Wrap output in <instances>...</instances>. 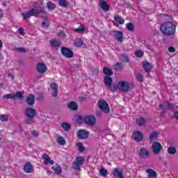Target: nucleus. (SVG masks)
<instances>
[{
  "mask_svg": "<svg viewBox=\"0 0 178 178\" xmlns=\"http://www.w3.org/2000/svg\"><path fill=\"white\" fill-rule=\"evenodd\" d=\"M176 24L172 22H165L160 25V31L163 35H175L176 33Z\"/></svg>",
  "mask_w": 178,
  "mask_h": 178,
  "instance_id": "f257e3e1",
  "label": "nucleus"
},
{
  "mask_svg": "<svg viewBox=\"0 0 178 178\" xmlns=\"http://www.w3.org/2000/svg\"><path fill=\"white\" fill-rule=\"evenodd\" d=\"M40 13H42V15H47V12L43 7H41L40 10L32 8L29 11L22 13V16H23L24 20H26L27 19H29V17H31V16L37 17V15H40Z\"/></svg>",
  "mask_w": 178,
  "mask_h": 178,
  "instance_id": "f03ea898",
  "label": "nucleus"
},
{
  "mask_svg": "<svg viewBox=\"0 0 178 178\" xmlns=\"http://www.w3.org/2000/svg\"><path fill=\"white\" fill-rule=\"evenodd\" d=\"M97 105L102 112L104 113H109L111 109L109 108L108 102H106L105 99L99 100Z\"/></svg>",
  "mask_w": 178,
  "mask_h": 178,
  "instance_id": "7ed1b4c3",
  "label": "nucleus"
},
{
  "mask_svg": "<svg viewBox=\"0 0 178 178\" xmlns=\"http://www.w3.org/2000/svg\"><path fill=\"white\" fill-rule=\"evenodd\" d=\"M117 87L120 91H122V92H127V91H129V88H130V87H133V85H129L128 82L122 81L118 82Z\"/></svg>",
  "mask_w": 178,
  "mask_h": 178,
  "instance_id": "20e7f679",
  "label": "nucleus"
},
{
  "mask_svg": "<svg viewBox=\"0 0 178 178\" xmlns=\"http://www.w3.org/2000/svg\"><path fill=\"white\" fill-rule=\"evenodd\" d=\"M84 163V157L79 156L76 158L75 162L72 165L73 169L74 170H79L81 165Z\"/></svg>",
  "mask_w": 178,
  "mask_h": 178,
  "instance_id": "39448f33",
  "label": "nucleus"
},
{
  "mask_svg": "<svg viewBox=\"0 0 178 178\" xmlns=\"http://www.w3.org/2000/svg\"><path fill=\"white\" fill-rule=\"evenodd\" d=\"M104 84L108 90H111L113 92L116 90V88H112V83H113V79H112V77L111 76H104Z\"/></svg>",
  "mask_w": 178,
  "mask_h": 178,
  "instance_id": "423d86ee",
  "label": "nucleus"
},
{
  "mask_svg": "<svg viewBox=\"0 0 178 178\" xmlns=\"http://www.w3.org/2000/svg\"><path fill=\"white\" fill-rule=\"evenodd\" d=\"M61 54L63 56H65V58H73V51L70 50L67 47H61Z\"/></svg>",
  "mask_w": 178,
  "mask_h": 178,
  "instance_id": "0eeeda50",
  "label": "nucleus"
},
{
  "mask_svg": "<svg viewBox=\"0 0 178 178\" xmlns=\"http://www.w3.org/2000/svg\"><path fill=\"white\" fill-rule=\"evenodd\" d=\"M152 148L154 154L158 155L161 154V149H162V145H161L159 142H154L152 143Z\"/></svg>",
  "mask_w": 178,
  "mask_h": 178,
  "instance_id": "6e6552de",
  "label": "nucleus"
},
{
  "mask_svg": "<svg viewBox=\"0 0 178 178\" xmlns=\"http://www.w3.org/2000/svg\"><path fill=\"white\" fill-rule=\"evenodd\" d=\"M76 122L79 124H81V123H86V124H90V115L86 116H81L78 115L76 117Z\"/></svg>",
  "mask_w": 178,
  "mask_h": 178,
  "instance_id": "1a4fd4ad",
  "label": "nucleus"
},
{
  "mask_svg": "<svg viewBox=\"0 0 178 178\" xmlns=\"http://www.w3.org/2000/svg\"><path fill=\"white\" fill-rule=\"evenodd\" d=\"M132 138H134L135 141L140 143V141H143V139L144 138V134H143L141 131H134L132 134Z\"/></svg>",
  "mask_w": 178,
  "mask_h": 178,
  "instance_id": "9d476101",
  "label": "nucleus"
},
{
  "mask_svg": "<svg viewBox=\"0 0 178 178\" xmlns=\"http://www.w3.org/2000/svg\"><path fill=\"white\" fill-rule=\"evenodd\" d=\"M140 158L145 159L147 158H149V151L145 147H142L138 153Z\"/></svg>",
  "mask_w": 178,
  "mask_h": 178,
  "instance_id": "9b49d317",
  "label": "nucleus"
},
{
  "mask_svg": "<svg viewBox=\"0 0 178 178\" xmlns=\"http://www.w3.org/2000/svg\"><path fill=\"white\" fill-rule=\"evenodd\" d=\"M113 37H114L118 42H123V32L120 31H114Z\"/></svg>",
  "mask_w": 178,
  "mask_h": 178,
  "instance_id": "f8f14e48",
  "label": "nucleus"
},
{
  "mask_svg": "<svg viewBox=\"0 0 178 178\" xmlns=\"http://www.w3.org/2000/svg\"><path fill=\"white\" fill-rule=\"evenodd\" d=\"M25 115L27 116V118H35V115H37V111L31 108H26Z\"/></svg>",
  "mask_w": 178,
  "mask_h": 178,
  "instance_id": "ddd939ff",
  "label": "nucleus"
},
{
  "mask_svg": "<svg viewBox=\"0 0 178 178\" xmlns=\"http://www.w3.org/2000/svg\"><path fill=\"white\" fill-rule=\"evenodd\" d=\"M36 70H38V73L42 74L47 72V65L42 63H40L37 65Z\"/></svg>",
  "mask_w": 178,
  "mask_h": 178,
  "instance_id": "4468645a",
  "label": "nucleus"
},
{
  "mask_svg": "<svg viewBox=\"0 0 178 178\" xmlns=\"http://www.w3.org/2000/svg\"><path fill=\"white\" fill-rule=\"evenodd\" d=\"M99 6L104 12H108L109 9H111V6L108 5V3L105 1L104 0H101L99 1Z\"/></svg>",
  "mask_w": 178,
  "mask_h": 178,
  "instance_id": "2eb2a0df",
  "label": "nucleus"
},
{
  "mask_svg": "<svg viewBox=\"0 0 178 178\" xmlns=\"http://www.w3.org/2000/svg\"><path fill=\"white\" fill-rule=\"evenodd\" d=\"M88 132H87L86 130L84 129H80L79 131H77L76 133V136L79 138H88Z\"/></svg>",
  "mask_w": 178,
  "mask_h": 178,
  "instance_id": "dca6fc26",
  "label": "nucleus"
},
{
  "mask_svg": "<svg viewBox=\"0 0 178 178\" xmlns=\"http://www.w3.org/2000/svg\"><path fill=\"white\" fill-rule=\"evenodd\" d=\"M33 170H34V167L31 163L28 162L24 165V171L26 173H33Z\"/></svg>",
  "mask_w": 178,
  "mask_h": 178,
  "instance_id": "f3484780",
  "label": "nucleus"
},
{
  "mask_svg": "<svg viewBox=\"0 0 178 178\" xmlns=\"http://www.w3.org/2000/svg\"><path fill=\"white\" fill-rule=\"evenodd\" d=\"M146 173H147L148 178H156L158 177V174L155 172V170L149 168L146 170Z\"/></svg>",
  "mask_w": 178,
  "mask_h": 178,
  "instance_id": "a211bd4d",
  "label": "nucleus"
},
{
  "mask_svg": "<svg viewBox=\"0 0 178 178\" xmlns=\"http://www.w3.org/2000/svg\"><path fill=\"white\" fill-rule=\"evenodd\" d=\"M112 173L115 177L123 178V170H120L119 168H115Z\"/></svg>",
  "mask_w": 178,
  "mask_h": 178,
  "instance_id": "6ab92c4d",
  "label": "nucleus"
},
{
  "mask_svg": "<svg viewBox=\"0 0 178 178\" xmlns=\"http://www.w3.org/2000/svg\"><path fill=\"white\" fill-rule=\"evenodd\" d=\"M26 102L28 105L31 106L33 104L35 103V96L33 94H30L26 98Z\"/></svg>",
  "mask_w": 178,
  "mask_h": 178,
  "instance_id": "aec40b11",
  "label": "nucleus"
},
{
  "mask_svg": "<svg viewBox=\"0 0 178 178\" xmlns=\"http://www.w3.org/2000/svg\"><path fill=\"white\" fill-rule=\"evenodd\" d=\"M50 87L52 90V97H58V84L52 83Z\"/></svg>",
  "mask_w": 178,
  "mask_h": 178,
  "instance_id": "412c9836",
  "label": "nucleus"
},
{
  "mask_svg": "<svg viewBox=\"0 0 178 178\" xmlns=\"http://www.w3.org/2000/svg\"><path fill=\"white\" fill-rule=\"evenodd\" d=\"M43 159L44 160V165H49V163L50 165H54L55 163V162L54 161L51 160V158L47 154H43Z\"/></svg>",
  "mask_w": 178,
  "mask_h": 178,
  "instance_id": "4be33fe9",
  "label": "nucleus"
},
{
  "mask_svg": "<svg viewBox=\"0 0 178 178\" xmlns=\"http://www.w3.org/2000/svg\"><path fill=\"white\" fill-rule=\"evenodd\" d=\"M136 124H138L139 127H143V126L147 124V120L144 118H136Z\"/></svg>",
  "mask_w": 178,
  "mask_h": 178,
  "instance_id": "5701e85b",
  "label": "nucleus"
},
{
  "mask_svg": "<svg viewBox=\"0 0 178 178\" xmlns=\"http://www.w3.org/2000/svg\"><path fill=\"white\" fill-rule=\"evenodd\" d=\"M143 69L146 73H150L151 69H152V65H151V63L145 61L143 63Z\"/></svg>",
  "mask_w": 178,
  "mask_h": 178,
  "instance_id": "b1692460",
  "label": "nucleus"
},
{
  "mask_svg": "<svg viewBox=\"0 0 178 178\" xmlns=\"http://www.w3.org/2000/svg\"><path fill=\"white\" fill-rule=\"evenodd\" d=\"M103 73H104V74H106L107 76H113V70L106 66L104 67Z\"/></svg>",
  "mask_w": 178,
  "mask_h": 178,
  "instance_id": "393cba45",
  "label": "nucleus"
},
{
  "mask_svg": "<svg viewBox=\"0 0 178 178\" xmlns=\"http://www.w3.org/2000/svg\"><path fill=\"white\" fill-rule=\"evenodd\" d=\"M67 106L71 111H77V109L79 108L77 103L74 102H70V103H68Z\"/></svg>",
  "mask_w": 178,
  "mask_h": 178,
  "instance_id": "a878e982",
  "label": "nucleus"
},
{
  "mask_svg": "<svg viewBox=\"0 0 178 178\" xmlns=\"http://www.w3.org/2000/svg\"><path fill=\"white\" fill-rule=\"evenodd\" d=\"M51 170L54 171L56 175H60L62 173V167L60 165H54Z\"/></svg>",
  "mask_w": 178,
  "mask_h": 178,
  "instance_id": "bb28decb",
  "label": "nucleus"
},
{
  "mask_svg": "<svg viewBox=\"0 0 178 178\" xmlns=\"http://www.w3.org/2000/svg\"><path fill=\"white\" fill-rule=\"evenodd\" d=\"M50 45H51V47L56 48L58 47H60V42H59L57 40L54 39V40H51Z\"/></svg>",
  "mask_w": 178,
  "mask_h": 178,
  "instance_id": "cd10ccee",
  "label": "nucleus"
},
{
  "mask_svg": "<svg viewBox=\"0 0 178 178\" xmlns=\"http://www.w3.org/2000/svg\"><path fill=\"white\" fill-rule=\"evenodd\" d=\"M115 22H116L119 24H124V19H123V17L118 15V16L115 17Z\"/></svg>",
  "mask_w": 178,
  "mask_h": 178,
  "instance_id": "c85d7f7f",
  "label": "nucleus"
},
{
  "mask_svg": "<svg viewBox=\"0 0 178 178\" xmlns=\"http://www.w3.org/2000/svg\"><path fill=\"white\" fill-rule=\"evenodd\" d=\"M56 141L59 144V145H65V144H66V140L62 136H59L58 138H57Z\"/></svg>",
  "mask_w": 178,
  "mask_h": 178,
  "instance_id": "c756f323",
  "label": "nucleus"
},
{
  "mask_svg": "<svg viewBox=\"0 0 178 178\" xmlns=\"http://www.w3.org/2000/svg\"><path fill=\"white\" fill-rule=\"evenodd\" d=\"M61 127L63 129V130H65V131H69V130H70V129H72V127H70V124L66 123V122H63L61 124Z\"/></svg>",
  "mask_w": 178,
  "mask_h": 178,
  "instance_id": "7c9ffc66",
  "label": "nucleus"
},
{
  "mask_svg": "<svg viewBox=\"0 0 178 178\" xmlns=\"http://www.w3.org/2000/svg\"><path fill=\"white\" fill-rule=\"evenodd\" d=\"M97 124V119L94 115H90V126H95Z\"/></svg>",
  "mask_w": 178,
  "mask_h": 178,
  "instance_id": "2f4dec72",
  "label": "nucleus"
},
{
  "mask_svg": "<svg viewBox=\"0 0 178 178\" xmlns=\"http://www.w3.org/2000/svg\"><path fill=\"white\" fill-rule=\"evenodd\" d=\"M74 31H75V33H84L86 28L83 25H80L78 28L74 29Z\"/></svg>",
  "mask_w": 178,
  "mask_h": 178,
  "instance_id": "473e14b6",
  "label": "nucleus"
},
{
  "mask_svg": "<svg viewBox=\"0 0 178 178\" xmlns=\"http://www.w3.org/2000/svg\"><path fill=\"white\" fill-rule=\"evenodd\" d=\"M74 47H79L83 46V40L81 39H76L74 42Z\"/></svg>",
  "mask_w": 178,
  "mask_h": 178,
  "instance_id": "72a5a7b5",
  "label": "nucleus"
},
{
  "mask_svg": "<svg viewBox=\"0 0 178 178\" xmlns=\"http://www.w3.org/2000/svg\"><path fill=\"white\" fill-rule=\"evenodd\" d=\"M149 138V140H150V143H152V140H155V138H158V132L153 131L152 134H150Z\"/></svg>",
  "mask_w": 178,
  "mask_h": 178,
  "instance_id": "f704fd0d",
  "label": "nucleus"
},
{
  "mask_svg": "<svg viewBox=\"0 0 178 178\" xmlns=\"http://www.w3.org/2000/svg\"><path fill=\"white\" fill-rule=\"evenodd\" d=\"M168 152L170 154V155H173L177 152V149H176V147H169L168 149Z\"/></svg>",
  "mask_w": 178,
  "mask_h": 178,
  "instance_id": "c9c22d12",
  "label": "nucleus"
},
{
  "mask_svg": "<svg viewBox=\"0 0 178 178\" xmlns=\"http://www.w3.org/2000/svg\"><path fill=\"white\" fill-rule=\"evenodd\" d=\"M126 26H127V30L129 31H131V33H133L135 30L134 24H133V23H128V24H127Z\"/></svg>",
  "mask_w": 178,
  "mask_h": 178,
  "instance_id": "e433bc0d",
  "label": "nucleus"
},
{
  "mask_svg": "<svg viewBox=\"0 0 178 178\" xmlns=\"http://www.w3.org/2000/svg\"><path fill=\"white\" fill-rule=\"evenodd\" d=\"M76 147L78 148V151H79L80 152H84V146H83V143L81 142H78L76 143Z\"/></svg>",
  "mask_w": 178,
  "mask_h": 178,
  "instance_id": "4c0bfd02",
  "label": "nucleus"
},
{
  "mask_svg": "<svg viewBox=\"0 0 178 178\" xmlns=\"http://www.w3.org/2000/svg\"><path fill=\"white\" fill-rule=\"evenodd\" d=\"M135 55L137 58H143L144 56V51L138 49L135 51Z\"/></svg>",
  "mask_w": 178,
  "mask_h": 178,
  "instance_id": "58836bf2",
  "label": "nucleus"
},
{
  "mask_svg": "<svg viewBox=\"0 0 178 178\" xmlns=\"http://www.w3.org/2000/svg\"><path fill=\"white\" fill-rule=\"evenodd\" d=\"M22 99L23 98V92H17L16 93H14V99Z\"/></svg>",
  "mask_w": 178,
  "mask_h": 178,
  "instance_id": "ea45409f",
  "label": "nucleus"
},
{
  "mask_svg": "<svg viewBox=\"0 0 178 178\" xmlns=\"http://www.w3.org/2000/svg\"><path fill=\"white\" fill-rule=\"evenodd\" d=\"M56 8V6L52 2L49 1L47 3V9H49V10H54V9H55Z\"/></svg>",
  "mask_w": 178,
  "mask_h": 178,
  "instance_id": "a19ab883",
  "label": "nucleus"
},
{
  "mask_svg": "<svg viewBox=\"0 0 178 178\" xmlns=\"http://www.w3.org/2000/svg\"><path fill=\"white\" fill-rule=\"evenodd\" d=\"M3 98L5 99H15L14 93L12 94H6L3 96Z\"/></svg>",
  "mask_w": 178,
  "mask_h": 178,
  "instance_id": "79ce46f5",
  "label": "nucleus"
},
{
  "mask_svg": "<svg viewBox=\"0 0 178 178\" xmlns=\"http://www.w3.org/2000/svg\"><path fill=\"white\" fill-rule=\"evenodd\" d=\"M58 5L63 8H66L67 6V1L66 0H59Z\"/></svg>",
  "mask_w": 178,
  "mask_h": 178,
  "instance_id": "37998d69",
  "label": "nucleus"
},
{
  "mask_svg": "<svg viewBox=\"0 0 178 178\" xmlns=\"http://www.w3.org/2000/svg\"><path fill=\"white\" fill-rule=\"evenodd\" d=\"M99 172L100 175L103 176V177H106V176H108V170H106L105 168H102Z\"/></svg>",
  "mask_w": 178,
  "mask_h": 178,
  "instance_id": "c03bdc74",
  "label": "nucleus"
},
{
  "mask_svg": "<svg viewBox=\"0 0 178 178\" xmlns=\"http://www.w3.org/2000/svg\"><path fill=\"white\" fill-rule=\"evenodd\" d=\"M120 59L122 62H125V63H127V62H129V57L126 54H122L121 56Z\"/></svg>",
  "mask_w": 178,
  "mask_h": 178,
  "instance_id": "a18cd8bd",
  "label": "nucleus"
},
{
  "mask_svg": "<svg viewBox=\"0 0 178 178\" xmlns=\"http://www.w3.org/2000/svg\"><path fill=\"white\" fill-rule=\"evenodd\" d=\"M35 120L33 119V118H28L25 120L26 124H33L34 123Z\"/></svg>",
  "mask_w": 178,
  "mask_h": 178,
  "instance_id": "49530a36",
  "label": "nucleus"
},
{
  "mask_svg": "<svg viewBox=\"0 0 178 178\" xmlns=\"http://www.w3.org/2000/svg\"><path fill=\"white\" fill-rule=\"evenodd\" d=\"M91 72L92 76H98V74H99V70H98V68H92Z\"/></svg>",
  "mask_w": 178,
  "mask_h": 178,
  "instance_id": "de8ad7c7",
  "label": "nucleus"
},
{
  "mask_svg": "<svg viewBox=\"0 0 178 178\" xmlns=\"http://www.w3.org/2000/svg\"><path fill=\"white\" fill-rule=\"evenodd\" d=\"M136 79L138 80V81H140V83H142V81H144V76L141 74H138L136 75Z\"/></svg>",
  "mask_w": 178,
  "mask_h": 178,
  "instance_id": "09e8293b",
  "label": "nucleus"
},
{
  "mask_svg": "<svg viewBox=\"0 0 178 178\" xmlns=\"http://www.w3.org/2000/svg\"><path fill=\"white\" fill-rule=\"evenodd\" d=\"M15 51H17V52H19L21 54H24V53L27 52V50H26V49H24V47H17L15 49Z\"/></svg>",
  "mask_w": 178,
  "mask_h": 178,
  "instance_id": "8fccbe9b",
  "label": "nucleus"
},
{
  "mask_svg": "<svg viewBox=\"0 0 178 178\" xmlns=\"http://www.w3.org/2000/svg\"><path fill=\"white\" fill-rule=\"evenodd\" d=\"M9 118V117H8L7 115L3 114L0 116V120L1 122H8V119Z\"/></svg>",
  "mask_w": 178,
  "mask_h": 178,
  "instance_id": "3c124183",
  "label": "nucleus"
},
{
  "mask_svg": "<svg viewBox=\"0 0 178 178\" xmlns=\"http://www.w3.org/2000/svg\"><path fill=\"white\" fill-rule=\"evenodd\" d=\"M167 104H168V109H170V111H174L175 110V106L173 105V104H172V103H170L168 101Z\"/></svg>",
  "mask_w": 178,
  "mask_h": 178,
  "instance_id": "603ef678",
  "label": "nucleus"
},
{
  "mask_svg": "<svg viewBox=\"0 0 178 178\" xmlns=\"http://www.w3.org/2000/svg\"><path fill=\"white\" fill-rule=\"evenodd\" d=\"M115 66H116V70H122V63H116L115 64Z\"/></svg>",
  "mask_w": 178,
  "mask_h": 178,
  "instance_id": "864d4df0",
  "label": "nucleus"
},
{
  "mask_svg": "<svg viewBox=\"0 0 178 178\" xmlns=\"http://www.w3.org/2000/svg\"><path fill=\"white\" fill-rule=\"evenodd\" d=\"M38 131H35V130H33L31 131V136L32 137H38Z\"/></svg>",
  "mask_w": 178,
  "mask_h": 178,
  "instance_id": "5fc2aeb1",
  "label": "nucleus"
},
{
  "mask_svg": "<svg viewBox=\"0 0 178 178\" xmlns=\"http://www.w3.org/2000/svg\"><path fill=\"white\" fill-rule=\"evenodd\" d=\"M42 27H49V22L44 21L42 22Z\"/></svg>",
  "mask_w": 178,
  "mask_h": 178,
  "instance_id": "6e6d98bb",
  "label": "nucleus"
},
{
  "mask_svg": "<svg viewBox=\"0 0 178 178\" xmlns=\"http://www.w3.org/2000/svg\"><path fill=\"white\" fill-rule=\"evenodd\" d=\"M18 33L20 34V35H24V29H23L22 27L19 28Z\"/></svg>",
  "mask_w": 178,
  "mask_h": 178,
  "instance_id": "4d7b16f0",
  "label": "nucleus"
},
{
  "mask_svg": "<svg viewBox=\"0 0 178 178\" xmlns=\"http://www.w3.org/2000/svg\"><path fill=\"white\" fill-rule=\"evenodd\" d=\"M159 107L160 108V109H161V111H163L164 112L165 111H166V106L163 104H159Z\"/></svg>",
  "mask_w": 178,
  "mask_h": 178,
  "instance_id": "13d9d810",
  "label": "nucleus"
},
{
  "mask_svg": "<svg viewBox=\"0 0 178 178\" xmlns=\"http://www.w3.org/2000/svg\"><path fill=\"white\" fill-rule=\"evenodd\" d=\"M168 51H169V52H172V53L176 52V49H175L174 47H170L168 48Z\"/></svg>",
  "mask_w": 178,
  "mask_h": 178,
  "instance_id": "bf43d9fd",
  "label": "nucleus"
},
{
  "mask_svg": "<svg viewBox=\"0 0 178 178\" xmlns=\"http://www.w3.org/2000/svg\"><path fill=\"white\" fill-rule=\"evenodd\" d=\"M59 37L65 38L66 37V34L65 33L64 31H60L58 33Z\"/></svg>",
  "mask_w": 178,
  "mask_h": 178,
  "instance_id": "052dcab7",
  "label": "nucleus"
},
{
  "mask_svg": "<svg viewBox=\"0 0 178 178\" xmlns=\"http://www.w3.org/2000/svg\"><path fill=\"white\" fill-rule=\"evenodd\" d=\"M3 17V11L0 9V19H2Z\"/></svg>",
  "mask_w": 178,
  "mask_h": 178,
  "instance_id": "680f3d73",
  "label": "nucleus"
},
{
  "mask_svg": "<svg viewBox=\"0 0 178 178\" xmlns=\"http://www.w3.org/2000/svg\"><path fill=\"white\" fill-rule=\"evenodd\" d=\"M38 99H44V95H39L38 97Z\"/></svg>",
  "mask_w": 178,
  "mask_h": 178,
  "instance_id": "e2e57ef3",
  "label": "nucleus"
},
{
  "mask_svg": "<svg viewBox=\"0 0 178 178\" xmlns=\"http://www.w3.org/2000/svg\"><path fill=\"white\" fill-rule=\"evenodd\" d=\"M96 116H97L98 118H99V116H102V113H101V112H97L96 113Z\"/></svg>",
  "mask_w": 178,
  "mask_h": 178,
  "instance_id": "0e129e2a",
  "label": "nucleus"
},
{
  "mask_svg": "<svg viewBox=\"0 0 178 178\" xmlns=\"http://www.w3.org/2000/svg\"><path fill=\"white\" fill-rule=\"evenodd\" d=\"M165 113H166V110L162 111L161 113V116L163 118L165 116Z\"/></svg>",
  "mask_w": 178,
  "mask_h": 178,
  "instance_id": "69168bd1",
  "label": "nucleus"
},
{
  "mask_svg": "<svg viewBox=\"0 0 178 178\" xmlns=\"http://www.w3.org/2000/svg\"><path fill=\"white\" fill-rule=\"evenodd\" d=\"M145 47L147 48V49H151V45H149V44H146Z\"/></svg>",
  "mask_w": 178,
  "mask_h": 178,
  "instance_id": "338daca9",
  "label": "nucleus"
},
{
  "mask_svg": "<svg viewBox=\"0 0 178 178\" xmlns=\"http://www.w3.org/2000/svg\"><path fill=\"white\" fill-rule=\"evenodd\" d=\"M174 115L175 118L178 120V111H176Z\"/></svg>",
  "mask_w": 178,
  "mask_h": 178,
  "instance_id": "774afa93",
  "label": "nucleus"
}]
</instances>
